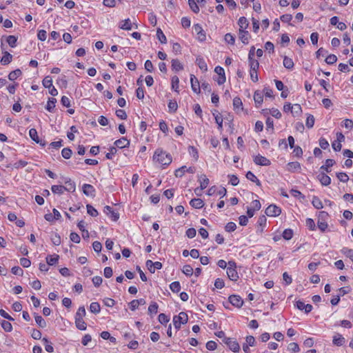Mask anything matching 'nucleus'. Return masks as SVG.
Instances as JSON below:
<instances>
[{
	"label": "nucleus",
	"instance_id": "nucleus-15",
	"mask_svg": "<svg viewBox=\"0 0 353 353\" xmlns=\"http://www.w3.org/2000/svg\"><path fill=\"white\" fill-rule=\"evenodd\" d=\"M29 135L30 138L35 141L37 143H39L40 145L44 146L46 145V141H42V140H40L39 138V136L37 134V131L34 128H31L29 130Z\"/></svg>",
	"mask_w": 353,
	"mask_h": 353
},
{
	"label": "nucleus",
	"instance_id": "nucleus-60",
	"mask_svg": "<svg viewBox=\"0 0 353 353\" xmlns=\"http://www.w3.org/2000/svg\"><path fill=\"white\" fill-rule=\"evenodd\" d=\"M158 319L159 323H161V324H165L169 322L170 317L165 315V314L161 313L159 315Z\"/></svg>",
	"mask_w": 353,
	"mask_h": 353
},
{
	"label": "nucleus",
	"instance_id": "nucleus-24",
	"mask_svg": "<svg viewBox=\"0 0 353 353\" xmlns=\"http://www.w3.org/2000/svg\"><path fill=\"white\" fill-rule=\"evenodd\" d=\"M119 27L123 30H130L132 28V23H131L130 19H127L121 21Z\"/></svg>",
	"mask_w": 353,
	"mask_h": 353
},
{
	"label": "nucleus",
	"instance_id": "nucleus-35",
	"mask_svg": "<svg viewBox=\"0 0 353 353\" xmlns=\"http://www.w3.org/2000/svg\"><path fill=\"white\" fill-rule=\"evenodd\" d=\"M264 113L270 112L272 117L280 119L281 117V112L276 108H272L271 110H263Z\"/></svg>",
	"mask_w": 353,
	"mask_h": 353
},
{
	"label": "nucleus",
	"instance_id": "nucleus-9",
	"mask_svg": "<svg viewBox=\"0 0 353 353\" xmlns=\"http://www.w3.org/2000/svg\"><path fill=\"white\" fill-rule=\"evenodd\" d=\"M254 162L259 165L268 166L271 164L270 161L260 154L254 157Z\"/></svg>",
	"mask_w": 353,
	"mask_h": 353
},
{
	"label": "nucleus",
	"instance_id": "nucleus-38",
	"mask_svg": "<svg viewBox=\"0 0 353 353\" xmlns=\"http://www.w3.org/2000/svg\"><path fill=\"white\" fill-rule=\"evenodd\" d=\"M238 24L239 26V29L245 30L248 27V21L247 19L244 17H241L239 18Z\"/></svg>",
	"mask_w": 353,
	"mask_h": 353
},
{
	"label": "nucleus",
	"instance_id": "nucleus-20",
	"mask_svg": "<svg viewBox=\"0 0 353 353\" xmlns=\"http://www.w3.org/2000/svg\"><path fill=\"white\" fill-rule=\"evenodd\" d=\"M288 170L291 172H299L301 170V164L297 162H290L287 165Z\"/></svg>",
	"mask_w": 353,
	"mask_h": 353
},
{
	"label": "nucleus",
	"instance_id": "nucleus-13",
	"mask_svg": "<svg viewBox=\"0 0 353 353\" xmlns=\"http://www.w3.org/2000/svg\"><path fill=\"white\" fill-rule=\"evenodd\" d=\"M82 190L84 194L88 196L94 197L95 196V189L94 188L90 185L85 183L82 187Z\"/></svg>",
	"mask_w": 353,
	"mask_h": 353
},
{
	"label": "nucleus",
	"instance_id": "nucleus-52",
	"mask_svg": "<svg viewBox=\"0 0 353 353\" xmlns=\"http://www.w3.org/2000/svg\"><path fill=\"white\" fill-rule=\"evenodd\" d=\"M342 253L353 261V250L348 248H343L341 250Z\"/></svg>",
	"mask_w": 353,
	"mask_h": 353
},
{
	"label": "nucleus",
	"instance_id": "nucleus-2",
	"mask_svg": "<svg viewBox=\"0 0 353 353\" xmlns=\"http://www.w3.org/2000/svg\"><path fill=\"white\" fill-rule=\"evenodd\" d=\"M85 316V310H78L75 315L76 327L80 330H86V323L83 318Z\"/></svg>",
	"mask_w": 353,
	"mask_h": 353
},
{
	"label": "nucleus",
	"instance_id": "nucleus-58",
	"mask_svg": "<svg viewBox=\"0 0 353 353\" xmlns=\"http://www.w3.org/2000/svg\"><path fill=\"white\" fill-rule=\"evenodd\" d=\"M336 176L340 181L343 183H345L349 180L348 175L345 172H339L336 174Z\"/></svg>",
	"mask_w": 353,
	"mask_h": 353
},
{
	"label": "nucleus",
	"instance_id": "nucleus-45",
	"mask_svg": "<svg viewBox=\"0 0 353 353\" xmlns=\"http://www.w3.org/2000/svg\"><path fill=\"white\" fill-rule=\"evenodd\" d=\"M157 36L159 39V41L161 43H165L167 42L166 37L165 36L164 33L161 30V28H158L157 31Z\"/></svg>",
	"mask_w": 353,
	"mask_h": 353
},
{
	"label": "nucleus",
	"instance_id": "nucleus-49",
	"mask_svg": "<svg viewBox=\"0 0 353 353\" xmlns=\"http://www.w3.org/2000/svg\"><path fill=\"white\" fill-rule=\"evenodd\" d=\"M182 272L186 276H190L192 275L194 270H193V268H192L191 265H185L183 267Z\"/></svg>",
	"mask_w": 353,
	"mask_h": 353
},
{
	"label": "nucleus",
	"instance_id": "nucleus-29",
	"mask_svg": "<svg viewBox=\"0 0 353 353\" xmlns=\"http://www.w3.org/2000/svg\"><path fill=\"white\" fill-rule=\"evenodd\" d=\"M59 255L54 254V255H48L46 257V261L48 265H53L56 264L59 261Z\"/></svg>",
	"mask_w": 353,
	"mask_h": 353
},
{
	"label": "nucleus",
	"instance_id": "nucleus-21",
	"mask_svg": "<svg viewBox=\"0 0 353 353\" xmlns=\"http://www.w3.org/2000/svg\"><path fill=\"white\" fill-rule=\"evenodd\" d=\"M190 205L194 208L201 209L203 207L204 202L201 199H192L190 201Z\"/></svg>",
	"mask_w": 353,
	"mask_h": 353
},
{
	"label": "nucleus",
	"instance_id": "nucleus-18",
	"mask_svg": "<svg viewBox=\"0 0 353 353\" xmlns=\"http://www.w3.org/2000/svg\"><path fill=\"white\" fill-rule=\"evenodd\" d=\"M250 34L248 31L243 29H239V39L244 44H248L250 39Z\"/></svg>",
	"mask_w": 353,
	"mask_h": 353
},
{
	"label": "nucleus",
	"instance_id": "nucleus-64",
	"mask_svg": "<svg viewBox=\"0 0 353 353\" xmlns=\"http://www.w3.org/2000/svg\"><path fill=\"white\" fill-rule=\"evenodd\" d=\"M305 223H306V226L309 228V230H315L316 225H315V223L312 219L307 218L306 219Z\"/></svg>",
	"mask_w": 353,
	"mask_h": 353
},
{
	"label": "nucleus",
	"instance_id": "nucleus-39",
	"mask_svg": "<svg viewBox=\"0 0 353 353\" xmlns=\"http://www.w3.org/2000/svg\"><path fill=\"white\" fill-rule=\"evenodd\" d=\"M283 65L285 68L290 70L294 68V62L292 59L285 56L283 59Z\"/></svg>",
	"mask_w": 353,
	"mask_h": 353
},
{
	"label": "nucleus",
	"instance_id": "nucleus-1",
	"mask_svg": "<svg viewBox=\"0 0 353 353\" xmlns=\"http://www.w3.org/2000/svg\"><path fill=\"white\" fill-rule=\"evenodd\" d=\"M153 159L163 165H168L172 161L171 154L167 153L161 148H158L155 150Z\"/></svg>",
	"mask_w": 353,
	"mask_h": 353
},
{
	"label": "nucleus",
	"instance_id": "nucleus-41",
	"mask_svg": "<svg viewBox=\"0 0 353 353\" xmlns=\"http://www.w3.org/2000/svg\"><path fill=\"white\" fill-rule=\"evenodd\" d=\"M171 84H172V88L179 92V79L177 76H173L171 79Z\"/></svg>",
	"mask_w": 353,
	"mask_h": 353
},
{
	"label": "nucleus",
	"instance_id": "nucleus-25",
	"mask_svg": "<svg viewBox=\"0 0 353 353\" xmlns=\"http://www.w3.org/2000/svg\"><path fill=\"white\" fill-rule=\"evenodd\" d=\"M233 106L234 110H236L237 112L243 110V103L239 97H235L233 99Z\"/></svg>",
	"mask_w": 353,
	"mask_h": 353
},
{
	"label": "nucleus",
	"instance_id": "nucleus-10",
	"mask_svg": "<svg viewBox=\"0 0 353 353\" xmlns=\"http://www.w3.org/2000/svg\"><path fill=\"white\" fill-rule=\"evenodd\" d=\"M146 266L151 273H154L156 269L160 270L163 265L159 261L153 262L151 260H148L146 261Z\"/></svg>",
	"mask_w": 353,
	"mask_h": 353
},
{
	"label": "nucleus",
	"instance_id": "nucleus-44",
	"mask_svg": "<svg viewBox=\"0 0 353 353\" xmlns=\"http://www.w3.org/2000/svg\"><path fill=\"white\" fill-rule=\"evenodd\" d=\"M43 85L46 88L52 87V79L50 76H46L42 81Z\"/></svg>",
	"mask_w": 353,
	"mask_h": 353
},
{
	"label": "nucleus",
	"instance_id": "nucleus-51",
	"mask_svg": "<svg viewBox=\"0 0 353 353\" xmlns=\"http://www.w3.org/2000/svg\"><path fill=\"white\" fill-rule=\"evenodd\" d=\"M188 152L189 154L193 157V158L196 161L199 158V154L197 149L194 146H189L188 147Z\"/></svg>",
	"mask_w": 353,
	"mask_h": 353
},
{
	"label": "nucleus",
	"instance_id": "nucleus-7",
	"mask_svg": "<svg viewBox=\"0 0 353 353\" xmlns=\"http://www.w3.org/2000/svg\"><path fill=\"white\" fill-rule=\"evenodd\" d=\"M194 32L196 34V38L200 41H204L206 39L205 32L199 24H195L193 26Z\"/></svg>",
	"mask_w": 353,
	"mask_h": 353
},
{
	"label": "nucleus",
	"instance_id": "nucleus-4",
	"mask_svg": "<svg viewBox=\"0 0 353 353\" xmlns=\"http://www.w3.org/2000/svg\"><path fill=\"white\" fill-rule=\"evenodd\" d=\"M227 268V274L228 278L232 281H237L239 279L238 273L236 270V263L234 261H229Z\"/></svg>",
	"mask_w": 353,
	"mask_h": 353
},
{
	"label": "nucleus",
	"instance_id": "nucleus-47",
	"mask_svg": "<svg viewBox=\"0 0 353 353\" xmlns=\"http://www.w3.org/2000/svg\"><path fill=\"white\" fill-rule=\"evenodd\" d=\"M72 151L69 148H65L61 151V155L65 159H70L72 156Z\"/></svg>",
	"mask_w": 353,
	"mask_h": 353
},
{
	"label": "nucleus",
	"instance_id": "nucleus-23",
	"mask_svg": "<svg viewBox=\"0 0 353 353\" xmlns=\"http://www.w3.org/2000/svg\"><path fill=\"white\" fill-rule=\"evenodd\" d=\"M254 100L256 106L257 108H259L263 103V93L259 91H256L254 94Z\"/></svg>",
	"mask_w": 353,
	"mask_h": 353
},
{
	"label": "nucleus",
	"instance_id": "nucleus-57",
	"mask_svg": "<svg viewBox=\"0 0 353 353\" xmlns=\"http://www.w3.org/2000/svg\"><path fill=\"white\" fill-rule=\"evenodd\" d=\"M325 62L329 65H332L337 61V57L334 54H330L325 59Z\"/></svg>",
	"mask_w": 353,
	"mask_h": 353
},
{
	"label": "nucleus",
	"instance_id": "nucleus-40",
	"mask_svg": "<svg viewBox=\"0 0 353 353\" xmlns=\"http://www.w3.org/2000/svg\"><path fill=\"white\" fill-rule=\"evenodd\" d=\"M312 203L313 206L318 210L323 208L321 201L316 196H313Z\"/></svg>",
	"mask_w": 353,
	"mask_h": 353
},
{
	"label": "nucleus",
	"instance_id": "nucleus-12",
	"mask_svg": "<svg viewBox=\"0 0 353 353\" xmlns=\"http://www.w3.org/2000/svg\"><path fill=\"white\" fill-rule=\"evenodd\" d=\"M103 212L107 214L108 216H110L112 221H116L119 218V214L117 212H115L112 208L109 206L106 205L103 208Z\"/></svg>",
	"mask_w": 353,
	"mask_h": 353
},
{
	"label": "nucleus",
	"instance_id": "nucleus-63",
	"mask_svg": "<svg viewBox=\"0 0 353 353\" xmlns=\"http://www.w3.org/2000/svg\"><path fill=\"white\" fill-rule=\"evenodd\" d=\"M236 225L234 222H229L225 226V230L228 232L234 231L236 230Z\"/></svg>",
	"mask_w": 353,
	"mask_h": 353
},
{
	"label": "nucleus",
	"instance_id": "nucleus-55",
	"mask_svg": "<svg viewBox=\"0 0 353 353\" xmlns=\"http://www.w3.org/2000/svg\"><path fill=\"white\" fill-rule=\"evenodd\" d=\"M103 303L104 305L108 307H112L115 305L116 303L115 301L110 298H105L103 299Z\"/></svg>",
	"mask_w": 353,
	"mask_h": 353
},
{
	"label": "nucleus",
	"instance_id": "nucleus-26",
	"mask_svg": "<svg viewBox=\"0 0 353 353\" xmlns=\"http://www.w3.org/2000/svg\"><path fill=\"white\" fill-rule=\"evenodd\" d=\"M333 343L337 346H341L345 343V338L342 335L337 334L333 337Z\"/></svg>",
	"mask_w": 353,
	"mask_h": 353
},
{
	"label": "nucleus",
	"instance_id": "nucleus-42",
	"mask_svg": "<svg viewBox=\"0 0 353 353\" xmlns=\"http://www.w3.org/2000/svg\"><path fill=\"white\" fill-rule=\"evenodd\" d=\"M51 190L54 194H61L65 191V186L63 185H52Z\"/></svg>",
	"mask_w": 353,
	"mask_h": 353
},
{
	"label": "nucleus",
	"instance_id": "nucleus-28",
	"mask_svg": "<svg viewBox=\"0 0 353 353\" xmlns=\"http://www.w3.org/2000/svg\"><path fill=\"white\" fill-rule=\"evenodd\" d=\"M12 56L8 52H4L1 59V63L3 65H8L12 61Z\"/></svg>",
	"mask_w": 353,
	"mask_h": 353
},
{
	"label": "nucleus",
	"instance_id": "nucleus-54",
	"mask_svg": "<svg viewBox=\"0 0 353 353\" xmlns=\"http://www.w3.org/2000/svg\"><path fill=\"white\" fill-rule=\"evenodd\" d=\"M17 41V38L14 35H10L7 37V42H8V45L12 48H14L16 46Z\"/></svg>",
	"mask_w": 353,
	"mask_h": 353
},
{
	"label": "nucleus",
	"instance_id": "nucleus-19",
	"mask_svg": "<svg viewBox=\"0 0 353 353\" xmlns=\"http://www.w3.org/2000/svg\"><path fill=\"white\" fill-rule=\"evenodd\" d=\"M114 145L116 147L119 148H125V147H128L129 145H130V141L128 140L125 137H122L118 140H117L115 142H114Z\"/></svg>",
	"mask_w": 353,
	"mask_h": 353
},
{
	"label": "nucleus",
	"instance_id": "nucleus-62",
	"mask_svg": "<svg viewBox=\"0 0 353 353\" xmlns=\"http://www.w3.org/2000/svg\"><path fill=\"white\" fill-rule=\"evenodd\" d=\"M115 114L121 119L125 120L127 119V114L124 110H117Z\"/></svg>",
	"mask_w": 353,
	"mask_h": 353
},
{
	"label": "nucleus",
	"instance_id": "nucleus-27",
	"mask_svg": "<svg viewBox=\"0 0 353 353\" xmlns=\"http://www.w3.org/2000/svg\"><path fill=\"white\" fill-rule=\"evenodd\" d=\"M65 183L66 185V186H65V191H68V192H72L75 191V189H76L75 183L73 181H72L70 179H67L65 181Z\"/></svg>",
	"mask_w": 353,
	"mask_h": 353
},
{
	"label": "nucleus",
	"instance_id": "nucleus-61",
	"mask_svg": "<svg viewBox=\"0 0 353 353\" xmlns=\"http://www.w3.org/2000/svg\"><path fill=\"white\" fill-rule=\"evenodd\" d=\"M170 288L172 292H178L181 289V285L179 281H174L170 284Z\"/></svg>",
	"mask_w": 353,
	"mask_h": 353
},
{
	"label": "nucleus",
	"instance_id": "nucleus-53",
	"mask_svg": "<svg viewBox=\"0 0 353 353\" xmlns=\"http://www.w3.org/2000/svg\"><path fill=\"white\" fill-rule=\"evenodd\" d=\"M302 112V108L299 104H294L292 114L294 117L299 115Z\"/></svg>",
	"mask_w": 353,
	"mask_h": 353
},
{
	"label": "nucleus",
	"instance_id": "nucleus-56",
	"mask_svg": "<svg viewBox=\"0 0 353 353\" xmlns=\"http://www.w3.org/2000/svg\"><path fill=\"white\" fill-rule=\"evenodd\" d=\"M314 117L312 114H309L307 117L305 125L308 128H312L314 124Z\"/></svg>",
	"mask_w": 353,
	"mask_h": 353
},
{
	"label": "nucleus",
	"instance_id": "nucleus-36",
	"mask_svg": "<svg viewBox=\"0 0 353 353\" xmlns=\"http://www.w3.org/2000/svg\"><path fill=\"white\" fill-rule=\"evenodd\" d=\"M21 74H22V72H21V70L17 69L14 71H12L11 72H10V74H8V79L10 81H14L19 77H20Z\"/></svg>",
	"mask_w": 353,
	"mask_h": 353
},
{
	"label": "nucleus",
	"instance_id": "nucleus-46",
	"mask_svg": "<svg viewBox=\"0 0 353 353\" xmlns=\"http://www.w3.org/2000/svg\"><path fill=\"white\" fill-rule=\"evenodd\" d=\"M188 4L190 9L194 12L198 13L199 12V8L195 0H188Z\"/></svg>",
	"mask_w": 353,
	"mask_h": 353
},
{
	"label": "nucleus",
	"instance_id": "nucleus-3",
	"mask_svg": "<svg viewBox=\"0 0 353 353\" xmlns=\"http://www.w3.org/2000/svg\"><path fill=\"white\" fill-rule=\"evenodd\" d=\"M188 314L184 312H180L178 316H174L173 318L174 327L179 330L182 324H185L188 322Z\"/></svg>",
	"mask_w": 353,
	"mask_h": 353
},
{
	"label": "nucleus",
	"instance_id": "nucleus-34",
	"mask_svg": "<svg viewBox=\"0 0 353 353\" xmlns=\"http://www.w3.org/2000/svg\"><path fill=\"white\" fill-rule=\"evenodd\" d=\"M57 102V99H54V98H50L48 99V103H47V105L46 107V109L50 112H53L54 108H55V103Z\"/></svg>",
	"mask_w": 353,
	"mask_h": 353
},
{
	"label": "nucleus",
	"instance_id": "nucleus-59",
	"mask_svg": "<svg viewBox=\"0 0 353 353\" xmlns=\"http://www.w3.org/2000/svg\"><path fill=\"white\" fill-rule=\"evenodd\" d=\"M293 236V231L291 229H285L283 232V237L286 240H290Z\"/></svg>",
	"mask_w": 353,
	"mask_h": 353
},
{
	"label": "nucleus",
	"instance_id": "nucleus-8",
	"mask_svg": "<svg viewBox=\"0 0 353 353\" xmlns=\"http://www.w3.org/2000/svg\"><path fill=\"white\" fill-rule=\"evenodd\" d=\"M229 302L234 306L237 308L241 307L243 304V300L242 298L236 294H233L230 296L229 297Z\"/></svg>",
	"mask_w": 353,
	"mask_h": 353
},
{
	"label": "nucleus",
	"instance_id": "nucleus-48",
	"mask_svg": "<svg viewBox=\"0 0 353 353\" xmlns=\"http://www.w3.org/2000/svg\"><path fill=\"white\" fill-rule=\"evenodd\" d=\"M225 41L230 45H234L235 43V37L230 33H227L224 37Z\"/></svg>",
	"mask_w": 353,
	"mask_h": 353
},
{
	"label": "nucleus",
	"instance_id": "nucleus-16",
	"mask_svg": "<svg viewBox=\"0 0 353 353\" xmlns=\"http://www.w3.org/2000/svg\"><path fill=\"white\" fill-rule=\"evenodd\" d=\"M318 179L321 182L322 185L327 186L331 183V179L329 176L325 174L324 172L320 173L317 176Z\"/></svg>",
	"mask_w": 353,
	"mask_h": 353
},
{
	"label": "nucleus",
	"instance_id": "nucleus-33",
	"mask_svg": "<svg viewBox=\"0 0 353 353\" xmlns=\"http://www.w3.org/2000/svg\"><path fill=\"white\" fill-rule=\"evenodd\" d=\"M172 68L173 70L180 71L183 70V66L178 59H172Z\"/></svg>",
	"mask_w": 353,
	"mask_h": 353
},
{
	"label": "nucleus",
	"instance_id": "nucleus-43",
	"mask_svg": "<svg viewBox=\"0 0 353 353\" xmlns=\"http://www.w3.org/2000/svg\"><path fill=\"white\" fill-rule=\"evenodd\" d=\"M249 65L250 67V70L257 71L259 67V61L254 59H249Z\"/></svg>",
	"mask_w": 353,
	"mask_h": 353
},
{
	"label": "nucleus",
	"instance_id": "nucleus-14",
	"mask_svg": "<svg viewBox=\"0 0 353 353\" xmlns=\"http://www.w3.org/2000/svg\"><path fill=\"white\" fill-rule=\"evenodd\" d=\"M190 83L192 90L196 93H199L201 85H200L199 81L194 74L190 75Z\"/></svg>",
	"mask_w": 353,
	"mask_h": 353
},
{
	"label": "nucleus",
	"instance_id": "nucleus-32",
	"mask_svg": "<svg viewBox=\"0 0 353 353\" xmlns=\"http://www.w3.org/2000/svg\"><path fill=\"white\" fill-rule=\"evenodd\" d=\"M215 114L213 113V115L214 116L215 121L218 125V128L219 130H222L223 128V118L222 116L216 110Z\"/></svg>",
	"mask_w": 353,
	"mask_h": 353
},
{
	"label": "nucleus",
	"instance_id": "nucleus-50",
	"mask_svg": "<svg viewBox=\"0 0 353 353\" xmlns=\"http://www.w3.org/2000/svg\"><path fill=\"white\" fill-rule=\"evenodd\" d=\"M86 208H87V212L90 216L95 217L99 214L98 211L91 205L88 204L86 205Z\"/></svg>",
	"mask_w": 353,
	"mask_h": 353
},
{
	"label": "nucleus",
	"instance_id": "nucleus-30",
	"mask_svg": "<svg viewBox=\"0 0 353 353\" xmlns=\"http://www.w3.org/2000/svg\"><path fill=\"white\" fill-rule=\"evenodd\" d=\"M246 178L248 180L255 183L256 184V185H258V186L261 185L260 181L257 179V177L251 171H248L247 172Z\"/></svg>",
	"mask_w": 353,
	"mask_h": 353
},
{
	"label": "nucleus",
	"instance_id": "nucleus-5",
	"mask_svg": "<svg viewBox=\"0 0 353 353\" xmlns=\"http://www.w3.org/2000/svg\"><path fill=\"white\" fill-rule=\"evenodd\" d=\"M223 342L234 352H238L240 350V346L237 341L232 338H225Z\"/></svg>",
	"mask_w": 353,
	"mask_h": 353
},
{
	"label": "nucleus",
	"instance_id": "nucleus-11",
	"mask_svg": "<svg viewBox=\"0 0 353 353\" xmlns=\"http://www.w3.org/2000/svg\"><path fill=\"white\" fill-rule=\"evenodd\" d=\"M214 72L219 76V79L217 80L218 84H223L226 80L224 69L221 66H216L214 69Z\"/></svg>",
	"mask_w": 353,
	"mask_h": 353
},
{
	"label": "nucleus",
	"instance_id": "nucleus-17",
	"mask_svg": "<svg viewBox=\"0 0 353 353\" xmlns=\"http://www.w3.org/2000/svg\"><path fill=\"white\" fill-rule=\"evenodd\" d=\"M200 183V191L206 188L209 184V179L205 174H201L198 176Z\"/></svg>",
	"mask_w": 353,
	"mask_h": 353
},
{
	"label": "nucleus",
	"instance_id": "nucleus-6",
	"mask_svg": "<svg viewBox=\"0 0 353 353\" xmlns=\"http://www.w3.org/2000/svg\"><path fill=\"white\" fill-rule=\"evenodd\" d=\"M281 213V208L275 205H270L265 210V214L268 216H277L280 215Z\"/></svg>",
	"mask_w": 353,
	"mask_h": 353
},
{
	"label": "nucleus",
	"instance_id": "nucleus-22",
	"mask_svg": "<svg viewBox=\"0 0 353 353\" xmlns=\"http://www.w3.org/2000/svg\"><path fill=\"white\" fill-rule=\"evenodd\" d=\"M196 63L202 71L206 72L208 70L207 64L203 57L200 56L197 57Z\"/></svg>",
	"mask_w": 353,
	"mask_h": 353
},
{
	"label": "nucleus",
	"instance_id": "nucleus-37",
	"mask_svg": "<svg viewBox=\"0 0 353 353\" xmlns=\"http://www.w3.org/2000/svg\"><path fill=\"white\" fill-rule=\"evenodd\" d=\"M0 324H1V327H2V328L6 332H11L12 331V324L9 321L0 319Z\"/></svg>",
	"mask_w": 353,
	"mask_h": 353
},
{
	"label": "nucleus",
	"instance_id": "nucleus-31",
	"mask_svg": "<svg viewBox=\"0 0 353 353\" xmlns=\"http://www.w3.org/2000/svg\"><path fill=\"white\" fill-rule=\"evenodd\" d=\"M335 163V161L333 159H328L325 161V165H323L320 169L326 171L327 172H330L331 170L330 168L332 167Z\"/></svg>",
	"mask_w": 353,
	"mask_h": 353
}]
</instances>
